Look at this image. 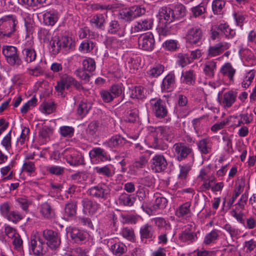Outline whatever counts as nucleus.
Segmentation results:
<instances>
[{
	"label": "nucleus",
	"mask_w": 256,
	"mask_h": 256,
	"mask_svg": "<svg viewBox=\"0 0 256 256\" xmlns=\"http://www.w3.org/2000/svg\"><path fill=\"white\" fill-rule=\"evenodd\" d=\"M16 19L13 15H8L0 20V36L10 37L16 30Z\"/></svg>",
	"instance_id": "obj_1"
},
{
	"label": "nucleus",
	"mask_w": 256,
	"mask_h": 256,
	"mask_svg": "<svg viewBox=\"0 0 256 256\" xmlns=\"http://www.w3.org/2000/svg\"><path fill=\"white\" fill-rule=\"evenodd\" d=\"M146 10L142 6L136 5L129 8L122 9L119 15L120 18L127 22H130L136 17L140 16L145 14Z\"/></svg>",
	"instance_id": "obj_2"
},
{
	"label": "nucleus",
	"mask_w": 256,
	"mask_h": 256,
	"mask_svg": "<svg viewBox=\"0 0 256 256\" xmlns=\"http://www.w3.org/2000/svg\"><path fill=\"white\" fill-rule=\"evenodd\" d=\"M2 53L10 64L18 66L22 64V60L20 58L18 50L15 46H2Z\"/></svg>",
	"instance_id": "obj_3"
},
{
	"label": "nucleus",
	"mask_w": 256,
	"mask_h": 256,
	"mask_svg": "<svg viewBox=\"0 0 256 256\" xmlns=\"http://www.w3.org/2000/svg\"><path fill=\"white\" fill-rule=\"evenodd\" d=\"M31 248L34 254L37 256H42L46 252V246L42 239L38 234L31 237Z\"/></svg>",
	"instance_id": "obj_4"
},
{
	"label": "nucleus",
	"mask_w": 256,
	"mask_h": 256,
	"mask_svg": "<svg viewBox=\"0 0 256 256\" xmlns=\"http://www.w3.org/2000/svg\"><path fill=\"white\" fill-rule=\"evenodd\" d=\"M154 40L152 33H146L140 35L138 38V44L140 49L151 51L154 46Z\"/></svg>",
	"instance_id": "obj_5"
},
{
	"label": "nucleus",
	"mask_w": 256,
	"mask_h": 256,
	"mask_svg": "<svg viewBox=\"0 0 256 256\" xmlns=\"http://www.w3.org/2000/svg\"><path fill=\"white\" fill-rule=\"evenodd\" d=\"M43 236L47 240V245L52 250H56L60 244V237L57 232L50 230L43 232Z\"/></svg>",
	"instance_id": "obj_6"
},
{
	"label": "nucleus",
	"mask_w": 256,
	"mask_h": 256,
	"mask_svg": "<svg viewBox=\"0 0 256 256\" xmlns=\"http://www.w3.org/2000/svg\"><path fill=\"white\" fill-rule=\"evenodd\" d=\"M88 193L94 197L106 200L110 193V188L103 184L92 187L88 190Z\"/></svg>",
	"instance_id": "obj_7"
},
{
	"label": "nucleus",
	"mask_w": 256,
	"mask_h": 256,
	"mask_svg": "<svg viewBox=\"0 0 256 256\" xmlns=\"http://www.w3.org/2000/svg\"><path fill=\"white\" fill-rule=\"evenodd\" d=\"M160 23L168 24L175 20L176 15L173 10L170 8H162L158 15Z\"/></svg>",
	"instance_id": "obj_8"
},
{
	"label": "nucleus",
	"mask_w": 256,
	"mask_h": 256,
	"mask_svg": "<svg viewBox=\"0 0 256 256\" xmlns=\"http://www.w3.org/2000/svg\"><path fill=\"white\" fill-rule=\"evenodd\" d=\"M202 35V30L200 28H192L188 30L186 38L190 44H196L201 40Z\"/></svg>",
	"instance_id": "obj_9"
},
{
	"label": "nucleus",
	"mask_w": 256,
	"mask_h": 256,
	"mask_svg": "<svg viewBox=\"0 0 256 256\" xmlns=\"http://www.w3.org/2000/svg\"><path fill=\"white\" fill-rule=\"evenodd\" d=\"M192 226L188 225L185 226L184 230L179 234V239L183 242H192L197 239L196 234L192 232Z\"/></svg>",
	"instance_id": "obj_10"
},
{
	"label": "nucleus",
	"mask_w": 256,
	"mask_h": 256,
	"mask_svg": "<svg viewBox=\"0 0 256 256\" xmlns=\"http://www.w3.org/2000/svg\"><path fill=\"white\" fill-rule=\"evenodd\" d=\"M38 210L42 216L45 219L50 220L55 216V211L53 206L48 202L40 204Z\"/></svg>",
	"instance_id": "obj_11"
},
{
	"label": "nucleus",
	"mask_w": 256,
	"mask_h": 256,
	"mask_svg": "<svg viewBox=\"0 0 256 256\" xmlns=\"http://www.w3.org/2000/svg\"><path fill=\"white\" fill-rule=\"evenodd\" d=\"M152 109L156 116L158 118H163L167 115L168 110L165 106V102L160 99L155 102L153 104Z\"/></svg>",
	"instance_id": "obj_12"
},
{
	"label": "nucleus",
	"mask_w": 256,
	"mask_h": 256,
	"mask_svg": "<svg viewBox=\"0 0 256 256\" xmlns=\"http://www.w3.org/2000/svg\"><path fill=\"white\" fill-rule=\"evenodd\" d=\"M190 206L191 203L190 202H186L182 204L176 209V215L179 218L185 219L189 218L192 215Z\"/></svg>",
	"instance_id": "obj_13"
},
{
	"label": "nucleus",
	"mask_w": 256,
	"mask_h": 256,
	"mask_svg": "<svg viewBox=\"0 0 256 256\" xmlns=\"http://www.w3.org/2000/svg\"><path fill=\"white\" fill-rule=\"evenodd\" d=\"M83 211L87 214H93L99 208V204L96 202H92L88 198H84L82 200Z\"/></svg>",
	"instance_id": "obj_14"
},
{
	"label": "nucleus",
	"mask_w": 256,
	"mask_h": 256,
	"mask_svg": "<svg viewBox=\"0 0 256 256\" xmlns=\"http://www.w3.org/2000/svg\"><path fill=\"white\" fill-rule=\"evenodd\" d=\"M229 48L226 42H220L214 46H210L208 50V56L211 57L216 56L222 54L224 50Z\"/></svg>",
	"instance_id": "obj_15"
},
{
	"label": "nucleus",
	"mask_w": 256,
	"mask_h": 256,
	"mask_svg": "<svg viewBox=\"0 0 256 256\" xmlns=\"http://www.w3.org/2000/svg\"><path fill=\"white\" fill-rule=\"evenodd\" d=\"M108 32L112 34H118L119 36H124V32L119 22L116 20H112L108 24Z\"/></svg>",
	"instance_id": "obj_16"
},
{
	"label": "nucleus",
	"mask_w": 256,
	"mask_h": 256,
	"mask_svg": "<svg viewBox=\"0 0 256 256\" xmlns=\"http://www.w3.org/2000/svg\"><path fill=\"white\" fill-rule=\"evenodd\" d=\"M90 156L91 159L96 158L98 160L104 159V160H111L112 158L102 148H94L90 152Z\"/></svg>",
	"instance_id": "obj_17"
},
{
	"label": "nucleus",
	"mask_w": 256,
	"mask_h": 256,
	"mask_svg": "<svg viewBox=\"0 0 256 256\" xmlns=\"http://www.w3.org/2000/svg\"><path fill=\"white\" fill-rule=\"evenodd\" d=\"M174 148L176 152L178 154V158H186L188 154H189L192 150L186 146L183 143H176L174 145Z\"/></svg>",
	"instance_id": "obj_18"
},
{
	"label": "nucleus",
	"mask_w": 256,
	"mask_h": 256,
	"mask_svg": "<svg viewBox=\"0 0 256 256\" xmlns=\"http://www.w3.org/2000/svg\"><path fill=\"white\" fill-rule=\"evenodd\" d=\"M130 91V97L132 98L143 99L146 98V90L142 86H138L132 87Z\"/></svg>",
	"instance_id": "obj_19"
},
{
	"label": "nucleus",
	"mask_w": 256,
	"mask_h": 256,
	"mask_svg": "<svg viewBox=\"0 0 256 256\" xmlns=\"http://www.w3.org/2000/svg\"><path fill=\"white\" fill-rule=\"evenodd\" d=\"M135 201L134 196L126 193L122 194L118 198V202L120 205L130 206Z\"/></svg>",
	"instance_id": "obj_20"
},
{
	"label": "nucleus",
	"mask_w": 256,
	"mask_h": 256,
	"mask_svg": "<svg viewBox=\"0 0 256 256\" xmlns=\"http://www.w3.org/2000/svg\"><path fill=\"white\" fill-rule=\"evenodd\" d=\"M198 150L202 154H207L210 152L212 143L209 138H204L198 143Z\"/></svg>",
	"instance_id": "obj_21"
},
{
	"label": "nucleus",
	"mask_w": 256,
	"mask_h": 256,
	"mask_svg": "<svg viewBox=\"0 0 256 256\" xmlns=\"http://www.w3.org/2000/svg\"><path fill=\"white\" fill-rule=\"evenodd\" d=\"M182 82L187 85H194L196 82V74L194 70H190L182 74Z\"/></svg>",
	"instance_id": "obj_22"
},
{
	"label": "nucleus",
	"mask_w": 256,
	"mask_h": 256,
	"mask_svg": "<svg viewBox=\"0 0 256 256\" xmlns=\"http://www.w3.org/2000/svg\"><path fill=\"white\" fill-rule=\"evenodd\" d=\"M217 30L221 32L228 38H232L236 35L234 30L230 28L226 24H220L216 26Z\"/></svg>",
	"instance_id": "obj_23"
},
{
	"label": "nucleus",
	"mask_w": 256,
	"mask_h": 256,
	"mask_svg": "<svg viewBox=\"0 0 256 256\" xmlns=\"http://www.w3.org/2000/svg\"><path fill=\"white\" fill-rule=\"evenodd\" d=\"M236 93L233 91H228L224 94L223 104L224 106L230 107L235 102Z\"/></svg>",
	"instance_id": "obj_24"
},
{
	"label": "nucleus",
	"mask_w": 256,
	"mask_h": 256,
	"mask_svg": "<svg viewBox=\"0 0 256 256\" xmlns=\"http://www.w3.org/2000/svg\"><path fill=\"white\" fill-rule=\"evenodd\" d=\"M175 84V76L174 74H168L163 80L162 89V90H168L174 87Z\"/></svg>",
	"instance_id": "obj_25"
},
{
	"label": "nucleus",
	"mask_w": 256,
	"mask_h": 256,
	"mask_svg": "<svg viewBox=\"0 0 256 256\" xmlns=\"http://www.w3.org/2000/svg\"><path fill=\"white\" fill-rule=\"evenodd\" d=\"M44 22L45 24L53 26L57 22V14L52 12H47L43 14Z\"/></svg>",
	"instance_id": "obj_26"
},
{
	"label": "nucleus",
	"mask_w": 256,
	"mask_h": 256,
	"mask_svg": "<svg viewBox=\"0 0 256 256\" xmlns=\"http://www.w3.org/2000/svg\"><path fill=\"white\" fill-rule=\"evenodd\" d=\"M154 232V229L151 225L146 224L142 226L140 229L141 239L152 238Z\"/></svg>",
	"instance_id": "obj_27"
},
{
	"label": "nucleus",
	"mask_w": 256,
	"mask_h": 256,
	"mask_svg": "<svg viewBox=\"0 0 256 256\" xmlns=\"http://www.w3.org/2000/svg\"><path fill=\"white\" fill-rule=\"evenodd\" d=\"M72 239L76 243H78L86 238V234L80 230L76 228H72L70 232Z\"/></svg>",
	"instance_id": "obj_28"
},
{
	"label": "nucleus",
	"mask_w": 256,
	"mask_h": 256,
	"mask_svg": "<svg viewBox=\"0 0 256 256\" xmlns=\"http://www.w3.org/2000/svg\"><path fill=\"white\" fill-rule=\"evenodd\" d=\"M220 72L224 76H228L230 80H233L236 70L232 67L230 63H226L221 68Z\"/></svg>",
	"instance_id": "obj_29"
},
{
	"label": "nucleus",
	"mask_w": 256,
	"mask_h": 256,
	"mask_svg": "<svg viewBox=\"0 0 256 256\" xmlns=\"http://www.w3.org/2000/svg\"><path fill=\"white\" fill-rule=\"evenodd\" d=\"M216 68V62L214 60H210L206 62L204 70L206 76L212 77Z\"/></svg>",
	"instance_id": "obj_30"
},
{
	"label": "nucleus",
	"mask_w": 256,
	"mask_h": 256,
	"mask_svg": "<svg viewBox=\"0 0 256 256\" xmlns=\"http://www.w3.org/2000/svg\"><path fill=\"white\" fill-rule=\"evenodd\" d=\"M22 54L25 56V60L28 62L34 61L36 56V51L32 48H24L22 50Z\"/></svg>",
	"instance_id": "obj_31"
},
{
	"label": "nucleus",
	"mask_w": 256,
	"mask_h": 256,
	"mask_svg": "<svg viewBox=\"0 0 256 256\" xmlns=\"http://www.w3.org/2000/svg\"><path fill=\"white\" fill-rule=\"evenodd\" d=\"M218 237V231L216 230H212L210 232L207 234L204 240V243L205 244H210L211 243L214 242Z\"/></svg>",
	"instance_id": "obj_32"
},
{
	"label": "nucleus",
	"mask_w": 256,
	"mask_h": 256,
	"mask_svg": "<svg viewBox=\"0 0 256 256\" xmlns=\"http://www.w3.org/2000/svg\"><path fill=\"white\" fill-rule=\"evenodd\" d=\"M168 203L167 200L164 197L157 198L152 204V210L156 212L158 209L164 208Z\"/></svg>",
	"instance_id": "obj_33"
},
{
	"label": "nucleus",
	"mask_w": 256,
	"mask_h": 256,
	"mask_svg": "<svg viewBox=\"0 0 256 256\" xmlns=\"http://www.w3.org/2000/svg\"><path fill=\"white\" fill-rule=\"evenodd\" d=\"M226 2L222 0H214L212 3V10L214 14H220Z\"/></svg>",
	"instance_id": "obj_34"
},
{
	"label": "nucleus",
	"mask_w": 256,
	"mask_h": 256,
	"mask_svg": "<svg viewBox=\"0 0 256 256\" xmlns=\"http://www.w3.org/2000/svg\"><path fill=\"white\" fill-rule=\"evenodd\" d=\"M50 45L52 48V51L54 54H56L60 52L62 44L58 37H54L50 41Z\"/></svg>",
	"instance_id": "obj_35"
},
{
	"label": "nucleus",
	"mask_w": 256,
	"mask_h": 256,
	"mask_svg": "<svg viewBox=\"0 0 256 256\" xmlns=\"http://www.w3.org/2000/svg\"><path fill=\"white\" fill-rule=\"evenodd\" d=\"M153 22L152 20L146 19L138 22L136 28L140 30H145L152 28Z\"/></svg>",
	"instance_id": "obj_36"
},
{
	"label": "nucleus",
	"mask_w": 256,
	"mask_h": 256,
	"mask_svg": "<svg viewBox=\"0 0 256 256\" xmlns=\"http://www.w3.org/2000/svg\"><path fill=\"white\" fill-rule=\"evenodd\" d=\"M76 204L75 202L68 203L66 205L64 208L65 214L68 216L72 217L74 216L76 214Z\"/></svg>",
	"instance_id": "obj_37"
},
{
	"label": "nucleus",
	"mask_w": 256,
	"mask_h": 256,
	"mask_svg": "<svg viewBox=\"0 0 256 256\" xmlns=\"http://www.w3.org/2000/svg\"><path fill=\"white\" fill-rule=\"evenodd\" d=\"M82 65L83 69L89 72H92L96 69L95 61L92 58L84 60L82 62Z\"/></svg>",
	"instance_id": "obj_38"
},
{
	"label": "nucleus",
	"mask_w": 256,
	"mask_h": 256,
	"mask_svg": "<svg viewBox=\"0 0 256 256\" xmlns=\"http://www.w3.org/2000/svg\"><path fill=\"white\" fill-rule=\"evenodd\" d=\"M166 166V161H153L151 164V168L154 171L158 172L164 170Z\"/></svg>",
	"instance_id": "obj_39"
},
{
	"label": "nucleus",
	"mask_w": 256,
	"mask_h": 256,
	"mask_svg": "<svg viewBox=\"0 0 256 256\" xmlns=\"http://www.w3.org/2000/svg\"><path fill=\"white\" fill-rule=\"evenodd\" d=\"M164 70V66L160 64H156L151 68L148 72V74L152 78H156L162 73Z\"/></svg>",
	"instance_id": "obj_40"
},
{
	"label": "nucleus",
	"mask_w": 256,
	"mask_h": 256,
	"mask_svg": "<svg viewBox=\"0 0 256 256\" xmlns=\"http://www.w3.org/2000/svg\"><path fill=\"white\" fill-rule=\"evenodd\" d=\"M121 234L124 238L128 240L134 242L135 240V234L134 230L132 228H124L121 232Z\"/></svg>",
	"instance_id": "obj_41"
},
{
	"label": "nucleus",
	"mask_w": 256,
	"mask_h": 256,
	"mask_svg": "<svg viewBox=\"0 0 256 256\" xmlns=\"http://www.w3.org/2000/svg\"><path fill=\"white\" fill-rule=\"evenodd\" d=\"M94 46V44L91 40H86L82 42L79 48L80 51L88 52L92 50Z\"/></svg>",
	"instance_id": "obj_42"
},
{
	"label": "nucleus",
	"mask_w": 256,
	"mask_h": 256,
	"mask_svg": "<svg viewBox=\"0 0 256 256\" xmlns=\"http://www.w3.org/2000/svg\"><path fill=\"white\" fill-rule=\"evenodd\" d=\"M126 246L122 243L115 244L111 246V250L116 254H122L126 250Z\"/></svg>",
	"instance_id": "obj_43"
},
{
	"label": "nucleus",
	"mask_w": 256,
	"mask_h": 256,
	"mask_svg": "<svg viewBox=\"0 0 256 256\" xmlns=\"http://www.w3.org/2000/svg\"><path fill=\"white\" fill-rule=\"evenodd\" d=\"M161 134L162 138L166 141L170 142L174 138V134L168 128H160Z\"/></svg>",
	"instance_id": "obj_44"
},
{
	"label": "nucleus",
	"mask_w": 256,
	"mask_h": 256,
	"mask_svg": "<svg viewBox=\"0 0 256 256\" xmlns=\"http://www.w3.org/2000/svg\"><path fill=\"white\" fill-rule=\"evenodd\" d=\"M192 15L195 18L198 17L206 12V8L202 3L194 6L191 8Z\"/></svg>",
	"instance_id": "obj_45"
},
{
	"label": "nucleus",
	"mask_w": 256,
	"mask_h": 256,
	"mask_svg": "<svg viewBox=\"0 0 256 256\" xmlns=\"http://www.w3.org/2000/svg\"><path fill=\"white\" fill-rule=\"evenodd\" d=\"M104 17L101 14L94 16L90 20V22L94 24L98 28H102L104 26Z\"/></svg>",
	"instance_id": "obj_46"
},
{
	"label": "nucleus",
	"mask_w": 256,
	"mask_h": 256,
	"mask_svg": "<svg viewBox=\"0 0 256 256\" xmlns=\"http://www.w3.org/2000/svg\"><path fill=\"white\" fill-rule=\"evenodd\" d=\"M174 11L176 12V19H178L180 18H182L186 14V7L182 4H178L175 6Z\"/></svg>",
	"instance_id": "obj_47"
},
{
	"label": "nucleus",
	"mask_w": 256,
	"mask_h": 256,
	"mask_svg": "<svg viewBox=\"0 0 256 256\" xmlns=\"http://www.w3.org/2000/svg\"><path fill=\"white\" fill-rule=\"evenodd\" d=\"M91 106L90 104L82 102L78 106V113L80 116L85 115L88 112Z\"/></svg>",
	"instance_id": "obj_48"
},
{
	"label": "nucleus",
	"mask_w": 256,
	"mask_h": 256,
	"mask_svg": "<svg viewBox=\"0 0 256 256\" xmlns=\"http://www.w3.org/2000/svg\"><path fill=\"white\" fill-rule=\"evenodd\" d=\"M128 114V119L126 121L130 122H134L138 118V110L136 108L128 110L126 112Z\"/></svg>",
	"instance_id": "obj_49"
},
{
	"label": "nucleus",
	"mask_w": 256,
	"mask_h": 256,
	"mask_svg": "<svg viewBox=\"0 0 256 256\" xmlns=\"http://www.w3.org/2000/svg\"><path fill=\"white\" fill-rule=\"evenodd\" d=\"M178 64L184 67L191 62L190 58L188 54H179L178 56Z\"/></svg>",
	"instance_id": "obj_50"
},
{
	"label": "nucleus",
	"mask_w": 256,
	"mask_h": 256,
	"mask_svg": "<svg viewBox=\"0 0 256 256\" xmlns=\"http://www.w3.org/2000/svg\"><path fill=\"white\" fill-rule=\"evenodd\" d=\"M248 196L246 194H243L240 197L238 202L236 204V208L234 210H236L237 212H241L244 208V206L246 203Z\"/></svg>",
	"instance_id": "obj_51"
},
{
	"label": "nucleus",
	"mask_w": 256,
	"mask_h": 256,
	"mask_svg": "<svg viewBox=\"0 0 256 256\" xmlns=\"http://www.w3.org/2000/svg\"><path fill=\"white\" fill-rule=\"evenodd\" d=\"M254 72L252 70L250 71L242 82V86L244 88H248L254 77Z\"/></svg>",
	"instance_id": "obj_52"
},
{
	"label": "nucleus",
	"mask_w": 256,
	"mask_h": 256,
	"mask_svg": "<svg viewBox=\"0 0 256 256\" xmlns=\"http://www.w3.org/2000/svg\"><path fill=\"white\" fill-rule=\"evenodd\" d=\"M52 134V130L49 127L44 126L39 132V136L44 139L45 141Z\"/></svg>",
	"instance_id": "obj_53"
},
{
	"label": "nucleus",
	"mask_w": 256,
	"mask_h": 256,
	"mask_svg": "<svg viewBox=\"0 0 256 256\" xmlns=\"http://www.w3.org/2000/svg\"><path fill=\"white\" fill-rule=\"evenodd\" d=\"M60 40L62 44V46L64 48H68V49L72 48L74 42L68 36H63Z\"/></svg>",
	"instance_id": "obj_54"
},
{
	"label": "nucleus",
	"mask_w": 256,
	"mask_h": 256,
	"mask_svg": "<svg viewBox=\"0 0 256 256\" xmlns=\"http://www.w3.org/2000/svg\"><path fill=\"white\" fill-rule=\"evenodd\" d=\"M99 128V122L96 121L91 122L87 129V132L91 136H94L96 134Z\"/></svg>",
	"instance_id": "obj_55"
},
{
	"label": "nucleus",
	"mask_w": 256,
	"mask_h": 256,
	"mask_svg": "<svg viewBox=\"0 0 256 256\" xmlns=\"http://www.w3.org/2000/svg\"><path fill=\"white\" fill-rule=\"evenodd\" d=\"M122 222L135 224L138 221V218L132 214H122Z\"/></svg>",
	"instance_id": "obj_56"
},
{
	"label": "nucleus",
	"mask_w": 256,
	"mask_h": 256,
	"mask_svg": "<svg viewBox=\"0 0 256 256\" xmlns=\"http://www.w3.org/2000/svg\"><path fill=\"white\" fill-rule=\"evenodd\" d=\"M87 70L84 69H78L76 71V74L82 80L86 82H88L90 77V75L86 72Z\"/></svg>",
	"instance_id": "obj_57"
},
{
	"label": "nucleus",
	"mask_w": 256,
	"mask_h": 256,
	"mask_svg": "<svg viewBox=\"0 0 256 256\" xmlns=\"http://www.w3.org/2000/svg\"><path fill=\"white\" fill-rule=\"evenodd\" d=\"M157 30L159 34L161 36H166L170 34V30L166 24L160 22Z\"/></svg>",
	"instance_id": "obj_58"
},
{
	"label": "nucleus",
	"mask_w": 256,
	"mask_h": 256,
	"mask_svg": "<svg viewBox=\"0 0 256 256\" xmlns=\"http://www.w3.org/2000/svg\"><path fill=\"white\" fill-rule=\"evenodd\" d=\"M7 218L14 222H16L22 218V216L18 212L12 211L6 216Z\"/></svg>",
	"instance_id": "obj_59"
},
{
	"label": "nucleus",
	"mask_w": 256,
	"mask_h": 256,
	"mask_svg": "<svg viewBox=\"0 0 256 256\" xmlns=\"http://www.w3.org/2000/svg\"><path fill=\"white\" fill-rule=\"evenodd\" d=\"M231 216L234 217L238 222L240 224H244V213L242 212H237L236 210H232L230 212Z\"/></svg>",
	"instance_id": "obj_60"
},
{
	"label": "nucleus",
	"mask_w": 256,
	"mask_h": 256,
	"mask_svg": "<svg viewBox=\"0 0 256 256\" xmlns=\"http://www.w3.org/2000/svg\"><path fill=\"white\" fill-rule=\"evenodd\" d=\"M61 134L64 136H71L74 132V129L72 127L64 126L60 128Z\"/></svg>",
	"instance_id": "obj_61"
},
{
	"label": "nucleus",
	"mask_w": 256,
	"mask_h": 256,
	"mask_svg": "<svg viewBox=\"0 0 256 256\" xmlns=\"http://www.w3.org/2000/svg\"><path fill=\"white\" fill-rule=\"evenodd\" d=\"M100 96L102 100L104 102H112L114 98L112 95V93L108 90H102L100 92Z\"/></svg>",
	"instance_id": "obj_62"
},
{
	"label": "nucleus",
	"mask_w": 256,
	"mask_h": 256,
	"mask_svg": "<svg viewBox=\"0 0 256 256\" xmlns=\"http://www.w3.org/2000/svg\"><path fill=\"white\" fill-rule=\"evenodd\" d=\"M108 44L113 48H120L122 46V41L114 37H112L108 40Z\"/></svg>",
	"instance_id": "obj_63"
},
{
	"label": "nucleus",
	"mask_w": 256,
	"mask_h": 256,
	"mask_svg": "<svg viewBox=\"0 0 256 256\" xmlns=\"http://www.w3.org/2000/svg\"><path fill=\"white\" fill-rule=\"evenodd\" d=\"M109 91L112 93V96L115 98L122 94V88L118 85H113L111 86Z\"/></svg>",
	"instance_id": "obj_64"
}]
</instances>
